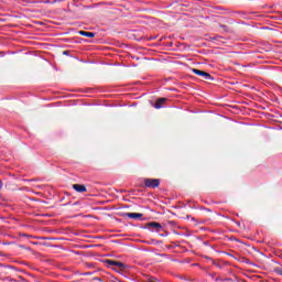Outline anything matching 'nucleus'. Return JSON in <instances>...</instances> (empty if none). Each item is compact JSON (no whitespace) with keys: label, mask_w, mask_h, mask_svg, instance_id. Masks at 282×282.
I'll list each match as a JSON object with an SVG mask.
<instances>
[{"label":"nucleus","mask_w":282,"mask_h":282,"mask_svg":"<svg viewBox=\"0 0 282 282\" xmlns=\"http://www.w3.org/2000/svg\"><path fill=\"white\" fill-rule=\"evenodd\" d=\"M147 228L149 230H160L162 228V225H160V223H149L147 225Z\"/></svg>","instance_id":"6"},{"label":"nucleus","mask_w":282,"mask_h":282,"mask_svg":"<svg viewBox=\"0 0 282 282\" xmlns=\"http://www.w3.org/2000/svg\"><path fill=\"white\" fill-rule=\"evenodd\" d=\"M3 188V183L0 181V191Z\"/></svg>","instance_id":"10"},{"label":"nucleus","mask_w":282,"mask_h":282,"mask_svg":"<svg viewBox=\"0 0 282 282\" xmlns=\"http://www.w3.org/2000/svg\"><path fill=\"white\" fill-rule=\"evenodd\" d=\"M166 98H159L156 99L155 104H154V108L155 109H162V107H164L165 102H166Z\"/></svg>","instance_id":"4"},{"label":"nucleus","mask_w":282,"mask_h":282,"mask_svg":"<svg viewBox=\"0 0 282 282\" xmlns=\"http://www.w3.org/2000/svg\"><path fill=\"white\" fill-rule=\"evenodd\" d=\"M193 72L197 76H203V78H205V80H213V76H210V74H208V73H206L204 70H199L197 68H194Z\"/></svg>","instance_id":"2"},{"label":"nucleus","mask_w":282,"mask_h":282,"mask_svg":"<svg viewBox=\"0 0 282 282\" xmlns=\"http://www.w3.org/2000/svg\"><path fill=\"white\" fill-rule=\"evenodd\" d=\"M274 271L282 276V267L275 268Z\"/></svg>","instance_id":"9"},{"label":"nucleus","mask_w":282,"mask_h":282,"mask_svg":"<svg viewBox=\"0 0 282 282\" xmlns=\"http://www.w3.org/2000/svg\"><path fill=\"white\" fill-rule=\"evenodd\" d=\"M74 191H76L77 193H87V187H85V185H80V184H74L73 185Z\"/></svg>","instance_id":"7"},{"label":"nucleus","mask_w":282,"mask_h":282,"mask_svg":"<svg viewBox=\"0 0 282 282\" xmlns=\"http://www.w3.org/2000/svg\"><path fill=\"white\" fill-rule=\"evenodd\" d=\"M79 34L80 36H87L88 39H94V36H96V33L86 31H79Z\"/></svg>","instance_id":"8"},{"label":"nucleus","mask_w":282,"mask_h":282,"mask_svg":"<svg viewBox=\"0 0 282 282\" xmlns=\"http://www.w3.org/2000/svg\"><path fill=\"white\" fill-rule=\"evenodd\" d=\"M107 264L115 265L116 268H119V270H124V268H127V265H124V263H122L120 261H115V260H107Z\"/></svg>","instance_id":"3"},{"label":"nucleus","mask_w":282,"mask_h":282,"mask_svg":"<svg viewBox=\"0 0 282 282\" xmlns=\"http://www.w3.org/2000/svg\"><path fill=\"white\" fill-rule=\"evenodd\" d=\"M144 185L147 188H158L160 186V180L158 178H144Z\"/></svg>","instance_id":"1"},{"label":"nucleus","mask_w":282,"mask_h":282,"mask_svg":"<svg viewBox=\"0 0 282 282\" xmlns=\"http://www.w3.org/2000/svg\"><path fill=\"white\" fill-rule=\"evenodd\" d=\"M124 217H129V219H142L143 215L140 213H126Z\"/></svg>","instance_id":"5"}]
</instances>
